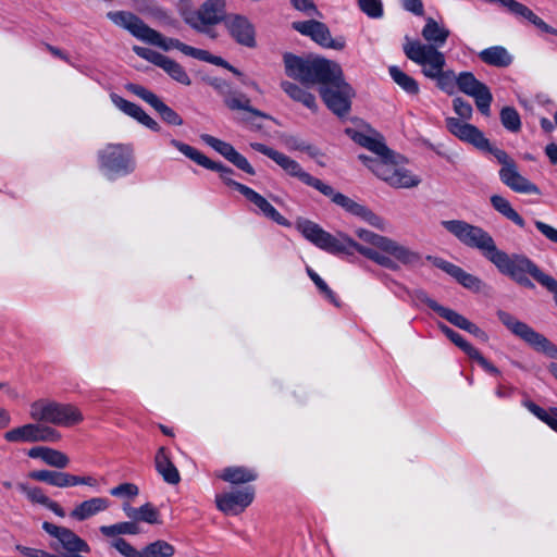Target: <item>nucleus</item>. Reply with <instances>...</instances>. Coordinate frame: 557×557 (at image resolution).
<instances>
[{"mask_svg": "<svg viewBox=\"0 0 557 557\" xmlns=\"http://www.w3.org/2000/svg\"><path fill=\"white\" fill-rule=\"evenodd\" d=\"M441 225L462 245L480 250L502 274L511 277L518 284L529 288L534 287L527 274L536 282L548 281L544 272L528 257L518 253L508 255L499 250L491 234L481 226L458 219L443 220Z\"/></svg>", "mask_w": 557, "mask_h": 557, "instance_id": "1", "label": "nucleus"}, {"mask_svg": "<svg viewBox=\"0 0 557 557\" xmlns=\"http://www.w3.org/2000/svg\"><path fill=\"white\" fill-rule=\"evenodd\" d=\"M296 228L307 240L330 253L351 255L355 250L384 268L389 270H397L398 268L396 261L388 253L376 248L362 246L344 234L333 236L312 221L299 220L296 223Z\"/></svg>", "mask_w": 557, "mask_h": 557, "instance_id": "2", "label": "nucleus"}, {"mask_svg": "<svg viewBox=\"0 0 557 557\" xmlns=\"http://www.w3.org/2000/svg\"><path fill=\"white\" fill-rule=\"evenodd\" d=\"M406 57L421 66L422 74L435 82L436 87L448 96L457 92L458 74L445 70L446 58L443 52L419 40H409L404 45Z\"/></svg>", "mask_w": 557, "mask_h": 557, "instance_id": "3", "label": "nucleus"}, {"mask_svg": "<svg viewBox=\"0 0 557 557\" xmlns=\"http://www.w3.org/2000/svg\"><path fill=\"white\" fill-rule=\"evenodd\" d=\"M285 73L287 76L309 86L338 77L341 65L334 61L320 58H301L292 53L284 54Z\"/></svg>", "mask_w": 557, "mask_h": 557, "instance_id": "4", "label": "nucleus"}, {"mask_svg": "<svg viewBox=\"0 0 557 557\" xmlns=\"http://www.w3.org/2000/svg\"><path fill=\"white\" fill-rule=\"evenodd\" d=\"M359 159L381 180L394 188H412L420 184L419 176L398 164L393 151L386 159L372 160L371 157L360 154Z\"/></svg>", "mask_w": 557, "mask_h": 557, "instance_id": "5", "label": "nucleus"}, {"mask_svg": "<svg viewBox=\"0 0 557 557\" xmlns=\"http://www.w3.org/2000/svg\"><path fill=\"white\" fill-rule=\"evenodd\" d=\"M29 416L35 421L59 426H72L83 421V414L77 407L46 399L34 401L30 405Z\"/></svg>", "mask_w": 557, "mask_h": 557, "instance_id": "6", "label": "nucleus"}, {"mask_svg": "<svg viewBox=\"0 0 557 557\" xmlns=\"http://www.w3.org/2000/svg\"><path fill=\"white\" fill-rule=\"evenodd\" d=\"M499 321L517 337L530 345L534 350L557 360V346L527 323L518 320L509 312L497 311Z\"/></svg>", "mask_w": 557, "mask_h": 557, "instance_id": "7", "label": "nucleus"}, {"mask_svg": "<svg viewBox=\"0 0 557 557\" xmlns=\"http://www.w3.org/2000/svg\"><path fill=\"white\" fill-rule=\"evenodd\" d=\"M100 166L113 180L132 173L135 169L133 148L124 144H109L99 151Z\"/></svg>", "mask_w": 557, "mask_h": 557, "instance_id": "8", "label": "nucleus"}, {"mask_svg": "<svg viewBox=\"0 0 557 557\" xmlns=\"http://www.w3.org/2000/svg\"><path fill=\"white\" fill-rule=\"evenodd\" d=\"M320 95L325 106L336 115L345 116L350 111L354 88L345 82L343 70L338 77L321 83Z\"/></svg>", "mask_w": 557, "mask_h": 557, "instance_id": "9", "label": "nucleus"}, {"mask_svg": "<svg viewBox=\"0 0 557 557\" xmlns=\"http://www.w3.org/2000/svg\"><path fill=\"white\" fill-rule=\"evenodd\" d=\"M225 0H207L198 10H188L183 12L184 21L194 29L208 34L211 38L216 37V33L211 26L224 22Z\"/></svg>", "mask_w": 557, "mask_h": 557, "instance_id": "10", "label": "nucleus"}, {"mask_svg": "<svg viewBox=\"0 0 557 557\" xmlns=\"http://www.w3.org/2000/svg\"><path fill=\"white\" fill-rule=\"evenodd\" d=\"M9 443H55L60 441L61 434L50 428L38 423H27L10 431L3 435Z\"/></svg>", "mask_w": 557, "mask_h": 557, "instance_id": "11", "label": "nucleus"}, {"mask_svg": "<svg viewBox=\"0 0 557 557\" xmlns=\"http://www.w3.org/2000/svg\"><path fill=\"white\" fill-rule=\"evenodd\" d=\"M457 91H461L475 101L478 110L485 116L491 114V103L493 96L488 87L475 78L471 72H460L458 74Z\"/></svg>", "mask_w": 557, "mask_h": 557, "instance_id": "12", "label": "nucleus"}, {"mask_svg": "<svg viewBox=\"0 0 557 557\" xmlns=\"http://www.w3.org/2000/svg\"><path fill=\"white\" fill-rule=\"evenodd\" d=\"M293 28L301 35L310 37L313 41L324 48L343 50L346 47L344 38L333 39L327 26L315 20L294 22Z\"/></svg>", "mask_w": 557, "mask_h": 557, "instance_id": "13", "label": "nucleus"}, {"mask_svg": "<svg viewBox=\"0 0 557 557\" xmlns=\"http://www.w3.org/2000/svg\"><path fill=\"white\" fill-rule=\"evenodd\" d=\"M327 193H322L324 196L330 197L334 203L345 209L347 212L351 213L369 223L373 227L379 230H384L385 222L384 220L368 209L366 206L356 202L351 198L345 196L344 194L337 193L333 189L332 186L326 184Z\"/></svg>", "mask_w": 557, "mask_h": 557, "instance_id": "14", "label": "nucleus"}, {"mask_svg": "<svg viewBox=\"0 0 557 557\" xmlns=\"http://www.w3.org/2000/svg\"><path fill=\"white\" fill-rule=\"evenodd\" d=\"M170 144L175 147L180 152H182L185 157L193 160L197 164L212 171H216L220 173V177L223 180L225 184L228 186L234 187L237 190V186L242 185L238 182H235L232 180L233 170L230 168L224 166L221 163H216L209 158H207L205 154H202L200 151L195 149L194 147L182 143L176 139H171Z\"/></svg>", "mask_w": 557, "mask_h": 557, "instance_id": "15", "label": "nucleus"}, {"mask_svg": "<svg viewBox=\"0 0 557 557\" xmlns=\"http://www.w3.org/2000/svg\"><path fill=\"white\" fill-rule=\"evenodd\" d=\"M445 124L448 132L459 140L468 143L481 150L488 149V139L476 126L453 116L446 117Z\"/></svg>", "mask_w": 557, "mask_h": 557, "instance_id": "16", "label": "nucleus"}, {"mask_svg": "<svg viewBox=\"0 0 557 557\" xmlns=\"http://www.w3.org/2000/svg\"><path fill=\"white\" fill-rule=\"evenodd\" d=\"M42 529L51 536L55 537L62 548L69 555H79V553H90L88 543L81 539L76 533L65 527H59L50 522H44Z\"/></svg>", "mask_w": 557, "mask_h": 557, "instance_id": "17", "label": "nucleus"}, {"mask_svg": "<svg viewBox=\"0 0 557 557\" xmlns=\"http://www.w3.org/2000/svg\"><path fill=\"white\" fill-rule=\"evenodd\" d=\"M255 490L251 486L238 491L216 495L215 503L219 510L225 515H239L253 500Z\"/></svg>", "mask_w": 557, "mask_h": 557, "instance_id": "18", "label": "nucleus"}, {"mask_svg": "<svg viewBox=\"0 0 557 557\" xmlns=\"http://www.w3.org/2000/svg\"><path fill=\"white\" fill-rule=\"evenodd\" d=\"M224 25L237 44L248 48L256 47L255 27L246 16L228 14L224 18Z\"/></svg>", "mask_w": 557, "mask_h": 557, "instance_id": "19", "label": "nucleus"}, {"mask_svg": "<svg viewBox=\"0 0 557 557\" xmlns=\"http://www.w3.org/2000/svg\"><path fill=\"white\" fill-rule=\"evenodd\" d=\"M274 162L285 171L292 177L298 178L301 183L313 187L320 193H327L326 184L321 180L312 176L308 172H306L301 165L290 157L280 152L275 158Z\"/></svg>", "mask_w": 557, "mask_h": 557, "instance_id": "20", "label": "nucleus"}, {"mask_svg": "<svg viewBox=\"0 0 557 557\" xmlns=\"http://www.w3.org/2000/svg\"><path fill=\"white\" fill-rule=\"evenodd\" d=\"M200 138L205 144L210 146L212 149H214L216 152L223 156L226 160H228L239 170L250 175L255 174V170L248 162V160L243 154L237 152L231 144L223 141L219 138H215L209 134H202Z\"/></svg>", "mask_w": 557, "mask_h": 557, "instance_id": "21", "label": "nucleus"}, {"mask_svg": "<svg viewBox=\"0 0 557 557\" xmlns=\"http://www.w3.org/2000/svg\"><path fill=\"white\" fill-rule=\"evenodd\" d=\"M107 17L116 26L126 29L134 37L141 40L144 39L149 26L144 23L137 15L129 11H110Z\"/></svg>", "mask_w": 557, "mask_h": 557, "instance_id": "22", "label": "nucleus"}, {"mask_svg": "<svg viewBox=\"0 0 557 557\" xmlns=\"http://www.w3.org/2000/svg\"><path fill=\"white\" fill-rule=\"evenodd\" d=\"M499 178L507 187L516 193L540 194L539 187L519 173L517 164L502 168L499 170Z\"/></svg>", "mask_w": 557, "mask_h": 557, "instance_id": "23", "label": "nucleus"}, {"mask_svg": "<svg viewBox=\"0 0 557 557\" xmlns=\"http://www.w3.org/2000/svg\"><path fill=\"white\" fill-rule=\"evenodd\" d=\"M237 190L251 203H253L268 219L280 225H288L287 220L260 194L246 185H238Z\"/></svg>", "mask_w": 557, "mask_h": 557, "instance_id": "24", "label": "nucleus"}, {"mask_svg": "<svg viewBox=\"0 0 557 557\" xmlns=\"http://www.w3.org/2000/svg\"><path fill=\"white\" fill-rule=\"evenodd\" d=\"M224 101L228 109L243 111L244 115L242 121L251 126H255L256 117H269L265 113L252 108L250 106V99L242 92H231L225 97Z\"/></svg>", "mask_w": 557, "mask_h": 557, "instance_id": "25", "label": "nucleus"}, {"mask_svg": "<svg viewBox=\"0 0 557 557\" xmlns=\"http://www.w3.org/2000/svg\"><path fill=\"white\" fill-rule=\"evenodd\" d=\"M112 103L125 114L132 116L140 124L145 125L151 131L158 132L160 129L159 124L150 117L138 104L127 101L116 94L110 95Z\"/></svg>", "mask_w": 557, "mask_h": 557, "instance_id": "26", "label": "nucleus"}, {"mask_svg": "<svg viewBox=\"0 0 557 557\" xmlns=\"http://www.w3.org/2000/svg\"><path fill=\"white\" fill-rule=\"evenodd\" d=\"M110 507V500L106 497H91L77 504L70 512V517L76 521H85Z\"/></svg>", "mask_w": 557, "mask_h": 557, "instance_id": "27", "label": "nucleus"}, {"mask_svg": "<svg viewBox=\"0 0 557 557\" xmlns=\"http://www.w3.org/2000/svg\"><path fill=\"white\" fill-rule=\"evenodd\" d=\"M27 456L33 459H40L47 466L64 469L70 465V458L61 450L48 446H34L27 450Z\"/></svg>", "mask_w": 557, "mask_h": 557, "instance_id": "28", "label": "nucleus"}, {"mask_svg": "<svg viewBox=\"0 0 557 557\" xmlns=\"http://www.w3.org/2000/svg\"><path fill=\"white\" fill-rule=\"evenodd\" d=\"M505 8L515 16L527 20L541 29L544 33H548L557 36V29L549 26L545 23L541 17H539L527 5L516 1V0H507Z\"/></svg>", "mask_w": 557, "mask_h": 557, "instance_id": "29", "label": "nucleus"}, {"mask_svg": "<svg viewBox=\"0 0 557 557\" xmlns=\"http://www.w3.org/2000/svg\"><path fill=\"white\" fill-rule=\"evenodd\" d=\"M421 34L424 40L426 41L425 45L432 46L438 50L446 44L447 38L450 35V32L448 28L440 24L433 17H428L425 20V25L423 26Z\"/></svg>", "mask_w": 557, "mask_h": 557, "instance_id": "30", "label": "nucleus"}, {"mask_svg": "<svg viewBox=\"0 0 557 557\" xmlns=\"http://www.w3.org/2000/svg\"><path fill=\"white\" fill-rule=\"evenodd\" d=\"M74 475L69 472L52 470H36L29 473L30 479L59 488L74 486Z\"/></svg>", "mask_w": 557, "mask_h": 557, "instance_id": "31", "label": "nucleus"}, {"mask_svg": "<svg viewBox=\"0 0 557 557\" xmlns=\"http://www.w3.org/2000/svg\"><path fill=\"white\" fill-rule=\"evenodd\" d=\"M122 508L126 517L131 520H135L137 524L139 522H146L149 524L161 523L160 512L151 503H146L138 508L133 507L128 503H126L123 504Z\"/></svg>", "mask_w": 557, "mask_h": 557, "instance_id": "32", "label": "nucleus"}, {"mask_svg": "<svg viewBox=\"0 0 557 557\" xmlns=\"http://www.w3.org/2000/svg\"><path fill=\"white\" fill-rule=\"evenodd\" d=\"M156 469L169 484H177L181 481L180 472L171 461L166 449L160 447L154 457Z\"/></svg>", "mask_w": 557, "mask_h": 557, "instance_id": "33", "label": "nucleus"}, {"mask_svg": "<svg viewBox=\"0 0 557 557\" xmlns=\"http://www.w3.org/2000/svg\"><path fill=\"white\" fill-rule=\"evenodd\" d=\"M347 133L350 135L352 140L357 143L358 145L367 148L368 150L372 151L376 154V158H371L372 160H382L386 159L388 154L392 152L386 145L374 137L368 136L363 133L350 131L347 129Z\"/></svg>", "mask_w": 557, "mask_h": 557, "instance_id": "34", "label": "nucleus"}, {"mask_svg": "<svg viewBox=\"0 0 557 557\" xmlns=\"http://www.w3.org/2000/svg\"><path fill=\"white\" fill-rule=\"evenodd\" d=\"M281 88L294 101L302 103L306 108L313 112L318 110L315 97L301 86H298L297 84L292 83L289 81H283L281 83Z\"/></svg>", "mask_w": 557, "mask_h": 557, "instance_id": "35", "label": "nucleus"}, {"mask_svg": "<svg viewBox=\"0 0 557 557\" xmlns=\"http://www.w3.org/2000/svg\"><path fill=\"white\" fill-rule=\"evenodd\" d=\"M382 251L388 253L395 260L404 263V264H413L419 262L420 256L419 253L410 250L409 248L399 245L395 240L391 238H386L384 246L382 247Z\"/></svg>", "mask_w": 557, "mask_h": 557, "instance_id": "36", "label": "nucleus"}, {"mask_svg": "<svg viewBox=\"0 0 557 557\" xmlns=\"http://www.w3.org/2000/svg\"><path fill=\"white\" fill-rule=\"evenodd\" d=\"M479 58L486 64L497 67H506L511 64L512 57L502 46H494L482 50Z\"/></svg>", "mask_w": 557, "mask_h": 557, "instance_id": "37", "label": "nucleus"}, {"mask_svg": "<svg viewBox=\"0 0 557 557\" xmlns=\"http://www.w3.org/2000/svg\"><path fill=\"white\" fill-rule=\"evenodd\" d=\"M492 207L503 216L515 223L519 227L525 226L523 218L512 208L508 199L500 195L491 196Z\"/></svg>", "mask_w": 557, "mask_h": 557, "instance_id": "38", "label": "nucleus"}, {"mask_svg": "<svg viewBox=\"0 0 557 557\" xmlns=\"http://www.w3.org/2000/svg\"><path fill=\"white\" fill-rule=\"evenodd\" d=\"M99 531L103 536L112 537L113 540L120 537V535H137L141 532L139 524L135 520L101 525Z\"/></svg>", "mask_w": 557, "mask_h": 557, "instance_id": "39", "label": "nucleus"}, {"mask_svg": "<svg viewBox=\"0 0 557 557\" xmlns=\"http://www.w3.org/2000/svg\"><path fill=\"white\" fill-rule=\"evenodd\" d=\"M218 476L232 484H242L255 481L257 474L253 470L245 467H227Z\"/></svg>", "mask_w": 557, "mask_h": 557, "instance_id": "40", "label": "nucleus"}, {"mask_svg": "<svg viewBox=\"0 0 557 557\" xmlns=\"http://www.w3.org/2000/svg\"><path fill=\"white\" fill-rule=\"evenodd\" d=\"M388 73L393 81L407 94L418 95L420 88L418 82L409 76L407 73L401 71L398 66L392 65L388 69Z\"/></svg>", "mask_w": 557, "mask_h": 557, "instance_id": "41", "label": "nucleus"}, {"mask_svg": "<svg viewBox=\"0 0 557 557\" xmlns=\"http://www.w3.org/2000/svg\"><path fill=\"white\" fill-rule=\"evenodd\" d=\"M522 405L537 419L557 432V407L545 410L531 400H523Z\"/></svg>", "mask_w": 557, "mask_h": 557, "instance_id": "42", "label": "nucleus"}, {"mask_svg": "<svg viewBox=\"0 0 557 557\" xmlns=\"http://www.w3.org/2000/svg\"><path fill=\"white\" fill-rule=\"evenodd\" d=\"M448 322L454 324L455 326L469 332L470 334L474 335L475 337L480 338L483 342H486L488 339L487 334L481 330L478 325L469 321L466 317L461 315L460 313L456 311L448 312Z\"/></svg>", "mask_w": 557, "mask_h": 557, "instance_id": "43", "label": "nucleus"}, {"mask_svg": "<svg viewBox=\"0 0 557 557\" xmlns=\"http://www.w3.org/2000/svg\"><path fill=\"white\" fill-rule=\"evenodd\" d=\"M175 547L164 540H157L143 548V557H173Z\"/></svg>", "mask_w": 557, "mask_h": 557, "instance_id": "44", "label": "nucleus"}, {"mask_svg": "<svg viewBox=\"0 0 557 557\" xmlns=\"http://www.w3.org/2000/svg\"><path fill=\"white\" fill-rule=\"evenodd\" d=\"M144 42L157 46L165 51H169L171 49H177L180 40L173 39V38H166L159 32L154 30L153 28L149 27L144 39Z\"/></svg>", "mask_w": 557, "mask_h": 557, "instance_id": "45", "label": "nucleus"}, {"mask_svg": "<svg viewBox=\"0 0 557 557\" xmlns=\"http://www.w3.org/2000/svg\"><path fill=\"white\" fill-rule=\"evenodd\" d=\"M159 67L165 71L174 81L183 85H190V78L186 71L177 62L166 55Z\"/></svg>", "mask_w": 557, "mask_h": 557, "instance_id": "46", "label": "nucleus"}, {"mask_svg": "<svg viewBox=\"0 0 557 557\" xmlns=\"http://www.w3.org/2000/svg\"><path fill=\"white\" fill-rule=\"evenodd\" d=\"M438 327L457 347L467 354L468 357L476 350V348L469 344L459 333L455 332L444 323H440Z\"/></svg>", "mask_w": 557, "mask_h": 557, "instance_id": "47", "label": "nucleus"}, {"mask_svg": "<svg viewBox=\"0 0 557 557\" xmlns=\"http://www.w3.org/2000/svg\"><path fill=\"white\" fill-rule=\"evenodd\" d=\"M17 488L27 497L29 502L33 504H39L42 506H47L50 498L46 495L44 490L38 486H29L24 483H20L17 485Z\"/></svg>", "mask_w": 557, "mask_h": 557, "instance_id": "48", "label": "nucleus"}, {"mask_svg": "<svg viewBox=\"0 0 557 557\" xmlns=\"http://www.w3.org/2000/svg\"><path fill=\"white\" fill-rule=\"evenodd\" d=\"M503 126L510 132H518L521 127L519 113L511 107H505L500 111Z\"/></svg>", "mask_w": 557, "mask_h": 557, "instance_id": "49", "label": "nucleus"}, {"mask_svg": "<svg viewBox=\"0 0 557 557\" xmlns=\"http://www.w3.org/2000/svg\"><path fill=\"white\" fill-rule=\"evenodd\" d=\"M152 108L161 115V117L166 123L172 125L183 124L182 117L173 109L166 106L160 98Z\"/></svg>", "mask_w": 557, "mask_h": 557, "instance_id": "50", "label": "nucleus"}, {"mask_svg": "<svg viewBox=\"0 0 557 557\" xmlns=\"http://www.w3.org/2000/svg\"><path fill=\"white\" fill-rule=\"evenodd\" d=\"M111 547L116 549L123 557H143V549L138 550L123 537H116L111 541Z\"/></svg>", "mask_w": 557, "mask_h": 557, "instance_id": "51", "label": "nucleus"}, {"mask_svg": "<svg viewBox=\"0 0 557 557\" xmlns=\"http://www.w3.org/2000/svg\"><path fill=\"white\" fill-rule=\"evenodd\" d=\"M414 299L428 305L431 309H433L436 313H438L442 318L448 319V312L453 310L441 306L434 299L430 298L424 290L418 289L414 292Z\"/></svg>", "mask_w": 557, "mask_h": 557, "instance_id": "52", "label": "nucleus"}, {"mask_svg": "<svg viewBox=\"0 0 557 557\" xmlns=\"http://www.w3.org/2000/svg\"><path fill=\"white\" fill-rule=\"evenodd\" d=\"M360 10L371 18L383 16V4L381 0H359Z\"/></svg>", "mask_w": 557, "mask_h": 557, "instance_id": "53", "label": "nucleus"}, {"mask_svg": "<svg viewBox=\"0 0 557 557\" xmlns=\"http://www.w3.org/2000/svg\"><path fill=\"white\" fill-rule=\"evenodd\" d=\"M453 277L468 289L480 290L481 288V280L470 273H467L460 267L457 269V272Z\"/></svg>", "mask_w": 557, "mask_h": 557, "instance_id": "54", "label": "nucleus"}, {"mask_svg": "<svg viewBox=\"0 0 557 557\" xmlns=\"http://www.w3.org/2000/svg\"><path fill=\"white\" fill-rule=\"evenodd\" d=\"M307 272L324 297L335 306H338L337 297L327 284L312 269H308Z\"/></svg>", "mask_w": 557, "mask_h": 557, "instance_id": "55", "label": "nucleus"}, {"mask_svg": "<svg viewBox=\"0 0 557 557\" xmlns=\"http://www.w3.org/2000/svg\"><path fill=\"white\" fill-rule=\"evenodd\" d=\"M356 234L361 240L371 244L373 246L372 248L380 250H382L387 238L364 228L357 230Z\"/></svg>", "mask_w": 557, "mask_h": 557, "instance_id": "56", "label": "nucleus"}, {"mask_svg": "<svg viewBox=\"0 0 557 557\" xmlns=\"http://www.w3.org/2000/svg\"><path fill=\"white\" fill-rule=\"evenodd\" d=\"M126 88L128 91L136 95L137 97L149 103L151 107H153L156 102L159 100V97L157 95H154L153 92H151L150 90L140 85L128 84Z\"/></svg>", "mask_w": 557, "mask_h": 557, "instance_id": "57", "label": "nucleus"}, {"mask_svg": "<svg viewBox=\"0 0 557 557\" xmlns=\"http://www.w3.org/2000/svg\"><path fill=\"white\" fill-rule=\"evenodd\" d=\"M133 51L140 58L151 62L152 64L160 66L163 59L165 58L164 54H161L154 50H151L149 48L134 46Z\"/></svg>", "mask_w": 557, "mask_h": 557, "instance_id": "58", "label": "nucleus"}, {"mask_svg": "<svg viewBox=\"0 0 557 557\" xmlns=\"http://www.w3.org/2000/svg\"><path fill=\"white\" fill-rule=\"evenodd\" d=\"M453 107L454 111L459 116L458 119L462 121H468L472 117L473 109L471 104L465 101L462 98H455L453 100Z\"/></svg>", "mask_w": 557, "mask_h": 557, "instance_id": "59", "label": "nucleus"}, {"mask_svg": "<svg viewBox=\"0 0 557 557\" xmlns=\"http://www.w3.org/2000/svg\"><path fill=\"white\" fill-rule=\"evenodd\" d=\"M139 493L138 487L133 483H122L110 490V494L114 497L133 498Z\"/></svg>", "mask_w": 557, "mask_h": 557, "instance_id": "60", "label": "nucleus"}, {"mask_svg": "<svg viewBox=\"0 0 557 557\" xmlns=\"http://www.w3.org/2000/svg\"><path fill=\"white\" fill-rule=\"evenodd\" d=\"M135 9L143 14L159 16L162 11L152 0H135Z\"/></svg>", "mask_w": 557, "mask_h": 557, "instance_id": "61", "label": "nucleus"}, {"mask_svg": "<svg viewBox=\"0 0 557 557\" xmlns=\"http://www.w3.org/2000/svg\"><path fill=\"white\" fill-rule=\"evenodd\" d=\"M15 549L20 552L25 557H64V556H58L53 555L47 550L27 547L23 545H16Z\"/></svg>", "mask_w": 557, "mask_h": 557, "instance_id": "62", "label": "nucleus"}, {"mask_svg": "<svg viewBox=\"0 0 557 557\" xmlns=\"http://www.w3.org/2000/svg\"><path fill=\"white\" fill-rule=\"evenodd\" d=\"M469 358L475 360L484 371L493 375H499V370L491 363L486 358H484L481 352L476 349Z\"/></svg>", "mask_w": 557, "mask_h": 557, "instance_id": "63", "label": "nucleus"}, {"mask_svg": "<svg viewBox=\"0 0 557 557\" xmlns=\"http://www.w3.org/2000/svg\"><path fill=\"white\" fill-rule=\"evenodd\" d=\"M534 224L543 236H545L548 240L557 244V228L542 221H535Z\"/></svg>", "mask_w": 557, "mask_h": 557, "instance_id": "64", "label": "nucleus"}]
</instances>
